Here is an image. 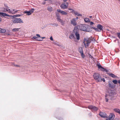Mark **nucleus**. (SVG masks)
I'll list each match as a JSON object with an SVG mask.
<instances>
[{
  "instance_id": "f257e3e1",
  "label": "nucleus",
  "mask_w": 120,
  "mask_h": 120,
  "mask_svg": "<svg viewBox=\"0 0 120 120\" xmlns=\"http://www.w3.org/2000/svg\"><path fill=\"white\" fill-rule=\"evenodd\" d=\"M93 77L98 82H100L101 81V78L100 74L98 73H94L93 75Z\"/></svg>"
},
{
  "instance_id": "f3484780",
  "label": "nucleus",
  "mask_w": 120,
  "mask_h": 120,
  "mask_svg": "<svg viewBox=\"0 0 120 120\" xmlns=\"http://www.w3.org/2000/svg\"><path fill=\"white\" fill-rule=\"evenodd\" d=\"M32 38L33 40L34 39H35L36 40L38 41H41L42 40H40L39 38H38L36 36L33 37V38Z\"/></svg>"
},
{
  "instance_id": "4be33fe9",
  "label": "nucleus",
  "mask_w": 120,
  "mask_h": 120,
  "mask_svg": "<svg viewBox=\"0 0 120 120\" xmlns=\"http://www.w3.org/2000/svg\"><path fill=\"white\" fill-rule=\"evenodd\" d=\"M5 8H6V12H8L9 13L10 12V9L8 8V7L7 6H6L5 7Z\"/></svg>"
},
{
  "instance_id": "37998d69",
  "label": "nucleus",
  "mask_w": 120,
  "mask_h": 120,
  "mask_svg": "<svg viewBox=\"0 0 120 120\" xmlns=\"http://www.w3.org/2000/svg\"><path fill=\"white\" fill-rule=\"evenodd\" d=\"M105 99H106V102H107L108 101V98H105Z\"/></svg>"
},
{
  "instance_id": "bb28decb",
  "label": "nucleus",
  "mask_w": 120,
  "mask_h": 120,
  "mask_svg": "<svg viewBox=\"0 0 120 120\" xmlns=\"http://www.w3.org/2000/svg\"><path fill=\"white\" fill-rule=\"evenodd\" d=\"M19 29L18 28H14L12 30V31L13 32L18 31V29Z\"/></svg>"
},
{
  "instance_id": "864d4df0",
  "label": "nucleus",
  "mask_w": 120,
  "mask_h": 120,
  "mask_svg": "<svg viewBox=\"0 0 120 120\" xmlns=\"http://www.w3.org/2000/svg\"><path fill=\"white\" fill-rule=\"evenodd\" d=\"M75 30H74V32H75Z\"/></svg>"
},
{
  "instance_id": "39448f33",
  "label": "nucleus",
  "mask_w": 120,
  "mask_h": 120,
  "mask_svg": "<svg viewBox=\"0 0 120 120\" xmlns=\"http://www.w3.org/2000/svg\"><path fill=\"white\" fill-rule=\"evenodd\" d=\"M68 2L63 3L61 5L60 7L61 9H66L68 8Z\"/></svg>"
},
{
  "instance_id": "5fc2aeb1",
  "label": "nucleus",
  "mask_w": 120,
  "mask_h": 120,
  "mask_svg": "<svg viewBox=\"0 0 120 120\" xmlns=\"http://www.w3.org/2000/svg\"><path fill=\"white\" fill-rule=\"evenodd\" d=\"M45 0V1H47V0Z\"/></svg>"
},
{
  "instance_id": "79ce46f5",
  "label": "nucleus",
  "mask_w": 120,
  "mask_h": 120,
  "mask_svg": "<svg viewBox=\"0 0 120 120\" xmlns=\"http://www.w3.org/2000/svg\"><path fill=\"white\" fill-rule=\"evenodd\" d=\"M36 36H37L38 37H40V35L39 34H36Z\"/></svg>"
},
{
  "instance_id": "58836bf2",
  "label": "nucleus",
  "mask_w": 120,
  "mask_h": 120,
  "mask_svg": "<svg viewBox=\"0 0 120 120\" xmlns=\"http://www.w3.org/2000/svg\"><path fill=\"white\" fill-rule=\"evenodd\" d=\"M90 25H93V24H94V23L93 22H90Z\"/></svg>"
},
{
  "instance_id": "c85d7f7f",
  "label": "nucleus",
  "mask_w": 120,
  "mask_h": 120,
  "mask_svg": "<svg viewBox=\"0 0 120 120\" xmlns=\"http://www.w3.org/2000/svg\"><path fill=\"white\" fill-rule=\"evenodd\" d=\"M115 84H116L117 83V81L116 80H113L112 81Z\"/></svg>"
},
{
  "instance_id": "4c0bfd02",
  "label": "nucleus",
  "mask_w": 120,
  "mask_h": 120,
  "mask_svg": "<svg viewBox=\"0 0 120 120\" xmlns=\"http://www.w3.org/2000/svg\"><path fill=\"white\" fill-rule=\"evenodd\" d=\"M13 64L14 65V66H16V67H20V66L19 65H15V64Z\"/></svg>"
},
{
  "instance_id": "e433bc0d",
  "label": "nucleus",
  "mask_w": 120,
  "mask_h": 120,
  "mask_svg": "<svg viewBox=\"0 0 120 120\" xmlns=\"http://www.w3.org/2000/svg\"><path fill=\"white\" fill-rule=\"evenodd\" d=\"M3 13L2 12H0V16L1 17L3 16Z\"/></svg>"
},
{
  "instance_id": "423d86ee",
  "label": "nucleus",
  "mask_w": 120,
  "mask_h": 120,
  "mask_svg": "<svg viewBox=\"0 0 120 120\" xmlns=\"http://www.w3.org/2000/svg\"><path fill=\"white\" fill-rule=\"evenodd\" d=\"M97 65L98 67V68L100 69L101 71L103 72H108L109 71L108 70L102 67L100 64H98Z\"/></svg>"
},
{
  "instance_id": "aec40b11",
  "label": "nucleus",
  "mask_w": 120,
  "mask_h": 120,
  "mask_svg": "<svg viewBox=\"0 0 120 120\" xmlns=\"http://www.w3.org/2000/svg\"><path fill=\"white\" fill-rule=\"evenodd\" d=\"M91 40L90 39H88V40L86 41V43L87 45V46H88V44H89L91 42Z\"/></svg>"
},
{
  "instance_id": "c03bdc74",
  "label": "nucleus",
  "mask_w": 120,
  "mask_h": 120,
  "mask_svg": "<svg viewBox=\"0 0 120 120\" xmlns=\"http://www.w3.org/2000/svg\"><path fill=\"white\" fill-rule=\"evenodd\" d=\"M84 45L85 46L86 48V44L84 42Z\"/></svg>"
},
{
  "instance_id": "6e6d98bb",
  "label": "nucleus",
  "mask_w": 120,
  "mask_h": 120,
  "mask_svg": "<svg viewBox=\"0 0 120 120\" xmlns=\"http://www.w3.org/2000/svg\"><path fill=\"white\" fill-rule=\"evenodd\" d=\"M45 4V3H44V4Z\"/></svg>"
},
{
  "instance_id": "f03ea898",
  "label": "nucleus",
  "mask_w": 120,
  "mask_h": 120,
  "mask_svg": "<svg viewBox=\"0 0 120 120\" xmlns=\"http://www.w3.org/2000/svg\"><path fill=\"white\" fill-rule=\"evenodd\" d=\"M88 26L86 25H81L79 26L80 29L83 31L88 32L89 31L88 28Z\"/></svg>"
},
{
  "instance_id": "9b49d317",
  "label": "nucleus",
  "mask_w": 120,
  "mask_h": 120,
  "mask_svg": "<svg viewBox=\"0 0 120 120\" xmlns=\"http://www.w3.org/2000/svg\"><path fill=\"white\" fill-rule=\"evenodd\" d=\"M57 11L59 12L62 15H66L67 14V13L60 9H58Z\"/></svg>"
},
{
  "instance_id": "9d476101",
  "label": "nucleus",
  "mask_w": 120,
  "mask_h": 120,
  "mask_svg": "<svg viewBox=\"0 0 120 120\" xmlns=\"http://www.w3.org/2000/svg\"><path fill=\"white\" fill-rule=\"evenodd\" d=\"M99 115L102 117L103 118L106 117L107 116L105 112H100L99 113Z\"/></svg>"
},
{
  "instance_id": "4468645a",
  "label": "nucleus",
  "mask_w": 120,
  "mask_h": 120,
  "mask_svg": "<svg viewBox=\"0 0 120 120\" xmlns=\"http://www.w3.org/2000/svg\"><path fill=\"white\" fill-rule=\"evenodd\" d=\"M57 20L58 21L61 23V24L62 25H63V24H64V22L62 19H60V18H57Z\"/></svg>"
},
{
  "instance_id": "a211bd4d",
  "label": "nucleus",
  "mask_w": 120,
  "mask_h": 120,
  "mask_svg": "<svg viewBox=\"0 0 120 120\" xmlns=\"http://www.w3.org/2000/svg\"><path fill=\"white\" fill-rule=\"evenodd\" d=\"M23 13L27 14V15H31V13H30L29 11H25L23 12Z\"/></svg>"
},
{
  "instance_id": "de8ad7c7",
  "label": "nucleus",
  "mask_w": 120,
  "mask_h": 120,
  "mask_svg": "<svg viewBox=\"0 0 120 120\" xmlns=\"http://www.w3.org/2000/svg\"><path fill=\"white\" fill-rule=\"evenodd\" d=\"M90 57L91 58H92V56H91V55H90Z\"/></svg>"
},
{
  "instance_id": "2f4dec72",
  "label": "nucleus",
  "mask_w": 120,
  "mask_h": 120,
  "mask_svg": "<svg viewBox=\"0 0 120 120\" xmlns=\"http://www.w3.org/2000/svg\"><path fill=\"white\" fill-rule=\"evenodd\" d=\"M51 25H53L54 26H57L58 25L56 23H53V24H51Z\"/></svg>"
},
{
  "instance_id": "f8f14e48",
  "label": "nucleus",
  "mask_w": 120,
  "mask_h": 120,
  "mask_svg": "<svg viewBox=\"0 0 120 120\" xmlns=\"http://www.w3.org/2000/svg\"><path fill=\"white\" fill-rule=\"evenodd\" d=\"M75 34L76 37L77 39V40H79L80 39V36L79 33L77 32H75Z\"/></svg>"
},
{
  "instance_id": "a878e982",
  "label": "nucleus",
  "mask_w": 120,
  "mask_h": 120,
  "mask_svg": "<svg viewBox=\"0 0 120 120\" xmlns=\"http://www.w3.org/2000/svg\"><path fill=\"white\" fill-rule=\"evenodd\" d=\"M74 14L75 15L78 16H82V15L81 14H79L78 13V12H74Z\"/></svg>"
},
{
  "instance_id": "13d9d810",
  "label": "nucleus",
  "mask_w": 120,
  "mask_h": 120,
  "mask_svg": "<svg viewBox=\"0 0 120 120\" xmlns=\"http://www.w3.org/2000/svg\"><path fill=\"white\" fill-rule=\"evenodd\" d=\"M69 10H71V9H69Z\"/></svg>"
},
{
  "instance_id": "49530a36",
  "label": "nucleus",
  "mask_w": 120,
  "mask_h": 120,
  "mask_svg": "<svg viewBox=\"0 0 120 120\" xmlns=\"http://www.w3.org/2000/svg\"><path fill=\"white\" fill-rule=\"evenodd\" d=\"M1 21H2L1 19V18L0 17V22H1Z\"/></svg>"
},
{
  "instance_id": "7ed1b4c3",
  "label": "nucleus",
  "mask_w": 120,
  "mask_h": 120,
  "mask_svg": "<svg viewBox=\"0 0 120 120\" xmlns=\"http://www.w3.org/2000/svg\"><path fill=\"white\" fill-rule=\"evenodd\" d=\"M92 28L97 31H101L102 30L103 26L100 24H98L97 26V28H95L94 27H92Z\"/></svg>"
},
{
  "instance_id": "2eb2a0df",
  "label": "nucleus",
  "mask_w": 120,
  "mask_h": 120,
  "mask_svg": "<svg viewBox=\"0 0 120 120\" xmlns=\"http://www.w3.org/2000/svg\"><path fill=\"white\" fill-rule=\"evenodd\" d=\"M108 75H109V76H111L113 78H115L116 77V76L114 74L111 73H109Z\"/></svg>"
},
{
  "instance_id": "a19ab883",
  "label": "nucleus",
  "mask_w": 120,
  "mask_h": 120,
  "mask_svg": "<svg viewBox=\"0 0 120 120\" xmlns=\"http://www.w3.org/2000/svg\"><path fill=\"white\" fill-rule=\"evenodd\" d=\"M50 40H51V41H53V38H52V36H51L50 38Z\"/></svg>"
},
{
  "instance_id": "f704fd0d",
  "label": "nucleus",
  "mask_w": 120,
  "mask_h": 120,
  "mask_svg": "<svg viewBox=\"0 0 120 120\" xmlns=\"http://www.w3.org/2000/svg\"><path fill=\"white\" fill-rule=\"evenodd\" d=\"M118 37L120 39V33H117Z\"/></svg>"
},
{
  "instance_id": "5701e85b",
  "label": "nucleus",
  "mask_w": 120,
  "mask_h": 120,
  "mask_svg": "<svg viewBox=\"0 0 120 120\" xmlns=\"http://www.w3.org/2000/svg\"><path fill=\"white\" fill-rule=\"evenodd\" d=\"M84 20L86 22H90V20L89 19L86 18L84 19Z\"/></svg>"
},
{
  "instance_id": "7c9ffc66",
  "label": "nucleus",
  "mask_w": 120,
  "mask_h": 120,
  "mask_svg": "<svg viewBox=\"0 0 120 120\" xmlns=\"http://www.w3.org/2000/svg\"><path fill=\"white\" fill-rule=\"evenodd\" d=\"M6 8H2V11H3V12H6Z\"/></svg>"
},
{
  "instance_id": "0eeeda50",
  "label": "nucleus",
  "mask_w": 120,
  "mask_h": 120,
  "mask_svg": "<svg viewBox=\"0 0 120 120\" xmlns=\"http://www.w3.org/2000/svg\"><path fill=\"white\" fill-rule=\"evenodd\" d=\"M115 117V115L113 113H110L106 119V120H113Z\"/></svg>"
},
{
  "instance_id": "09e8293b",
  "label": "nucleus",
  "mask_w": 120,
  "mask_h": 120,
  "mask_svg": "<svg viewBox=\"0 0 120 120\" xmlns=\"http://www.w3.org/2000/svg\"><path fill=\"white\" fill-rule=\"evenodd\" d=\"M89 17H90V18H92V16H90Z\"/></svg>"
},
{
  "instance_id": "c9c22d12",
  "label": "nucleus",
  "mask_w": 120,
  "mask_h": 120,
  "mask_svg": "<svg viewBox=\"0 0 120 120\" xmlns=\"http://www.w3.org/2000/svg\"><path fill=\"white\" fill-rule=\"evenodd\" d=\"M56 17H57V18H60V17L59 16V15L58 14H56Z\"/></svg>"
},
{
  "instance_id": "ea45409f",
  "label": "nucleus",
  "mask_w": 120,
  "mask_h": 120,
  "mask_svg": "<svg viewBox=\"0 0 120 120\" xmlns=\"http://www.w3.org/2000/svg\"><path fill=\"white\" fill-rule=\"evenodd\" d=\"M101 81H102L104 82L105 81V80L104 78H103L102 79H101Z\"/></svg>"
},
{
  "instance_id": "20e7f679",
  "label": "nucleus",
  "mask_w": 120,
  "mask_h": 120,
  "mask_svg": "<svg viewBox=\"0 0 120 120\" xmlns=\"http://www.w3.org/2000/svg\"><path fill=\"white\" fill-rule=\"evenodd\" d=\"M12 21L13 23H23V21L20 18H16L12 20Z\"/></svg>"
},
{
  "instance_id": "3c124183",
  "label": "nucleus",
  "mask_w": 120,
  "mask_h": 120,
  "mask_svg": "<svg viewBox=\"0 0 120 120\" xmlns=\"http://www.w3.org/2000/svg\"><path fill=\"white\" fill-rule=\"evenodd\" d=\"M106 97H107V95H106L105 96V97L106 98Z\"/></svg>"
},
{
  "instance_id": "6e6552de",
  "label": "nucleus",
  "mask_w": 120,
  "mask_h": 120,
  "mask_svg": "<svg viewBox=\"0 0 120 120\" xmlns=\"http://www.w3.org/2000/svg\"><path fill=\"white\" fill-rule=\"evenodd\" d=\"M88 108L90 109H91L92 111H96L98 109L97 108L92 105L89 106Z\"/></svg>"
},
{
  "instance_id": "8fccbe9b",
  "label": "nucleus",
  "mask_w": 120,
  "mask_h": 120,
  "mask_svg": "<svg viewBox=\"0 0 120 120\" xmlns=\"http://www.w3.org/2000/svg\"><path fill=\"white\" fill-rule=\"evenodd\" d=\"M45 38V37H42V39L44 38Z\"/></svg>"
},
{
  "instance_id": "6ab92c4d",
  "label": "nucleus",
  "mask_w": 120,
  "mask_h": 120,
  "mask_svg": "<svg viewBox=\"0 0 120 120\" xmlns=\"http://www.w3.org/2000/svg\"><path fill=\"white\" fill-rule=\"evenodd\" d=\"M79 52L81 54V55L82 57L83 58H84L85 57V56L84 55L83 53V52L82 49V51H80Z\"/></svg>"
},
{
  "instance_id": "1a4fd4ad",
  "label": "nucleus",
  "mask_w": 120,
  "mask_h": 120,
  "mask_svg": "<svg viewBox=\"0 0 120 120\" xmlns=\"http://www.w3.org/2000/svg\"><path fill=\"white\" fill-rule=\"evenodd\" d=\"M76 19L75 18L73 19L71 21V23L74 26H75L77 25V23L76 22Z\"/></svg>"
},
{
  "instance_id": "603ef678",
  "label": "nucleus",
  "mask_w": 120,
  "mask_h": 120,
  "mask_svg": "<svg viewBox=\"0 0 120 120\" xmlns=\"http://www.w3.org/2000/svg\"><path fill=\"white\" fill-rule=\"evenodd\" d=\"M76 18H77V19H78V17H77Z\"/></svg>"
},
{
  "instance_id": "393cba45",
  "label": "nucleus",
  "mask_w": 120,
  "mask_h": 120,
  "mask_svg": "<svg viewBox=\"0 0 120 120\" xmlns=\"http://www.w3.org/2000/svg\"><path fill=\"white\" fill-rule=\"evenodd\" d=\"M6 32V30L5 29H1V30H0V32L2 33H4Z\"/></svg>"
},
{
  "instance_id": "72a5a7b5",
  "label": "nucleus",
  "mask_w": 120,
  "mask_h": 120,
  "mask_svg": "<svg viewBox=\"0 0 120 120\" xmlns=\"http://www.w3.org/2000/svg\"><path fill=\"white\" fill-rule=\"evenodd\" d=\"M109 87L112 88L113 86V85L111 83H109Z\"/></svg>"
},
{
  "instance_id": "dca6fc26",
  "label": "nucleus",
  "mask_w": 120,
  "mask_h": 120,
  "mask_svg": "<svg viewBox=\"0 0 120 120\" xmlns=\"http://www.w3.org/2000/svg\"><path fill=\"white\" fill-rule=\"evenodd\" d=\"M114 110L116 112L120 114V110L118 109H115Z\"/></svg>"
},
{
  "instance_id": "b1692460",
  "label": "nucleus",
  "mask_w": 120,
  "mask_h": 120,
  "mask_svg": "<svg viewBox=\"0 0 120 120\" xmlns=\"http://www.w3.org/2000/svg\"><path fill=\"white\" fill-rule=\"evenodd\" d=\"M5 16H8V17H10L11 16H11V15H8L5 13H3V16L5 17Z\"/></svg>"
},
{
  "instance_id": "4d7b16f0",
  "label": "nucleus",
  "mask_w": 120,
  "mask_h": 120,
  "mask_svg": "<svg viewBox=\"0 0 120 120\" xmlns=\"http://www.w3.org/2000/svg\"><path fill=\"white\" fill-rule=\"evenodd\" d=\"M45 4V3H44V4Z\"/></svg>"
},
{
  "instance_id": "ddd939ff",
  "label": "nucleus",
  "mask_w": 120,
  "mask_h": 120,
  "mask_svg": "<svg viewBox=\"0 0 120 120\" xmlns=\"http://www.w3.org/2000/svg\"><path fill=\"white\" fill-rule=\"evenodd\" d=\"M18 11V10L15 11V10L14 9H12V10H10V12H9V13L15 14L17 13Z\"/></svg>"
},
{
  "instance_id": "c756f323",
  "label": "nucleus",
  "mask_w": 120,
  "mask_h": 120,
  "mask_svg": "<svg viewBox=\"0 0 120 120\" xmlns=\"http://www.w3.org/2000/svg\"><path fill=\"white\" fill-rule=\"evenodd\" d=\"M22 15H17L12 16L13 17H17L21 16Z\"/></svg>"
},
{
  "instance_id": "412c9836",
  "label": "nucleus",
  "mask_w": 120,
  "mask_h": 120,
  "mask_svg": "<svg viewBox=\"0 0 120 120\" xmlns=\"http://www.w3.org/2000/svg\"><path fill=\"white\" fill-rule=\"evenodd\" d=\"M47 10L50 12H51L52 10V8L51 6H49L47 8Z\"/></svg>"
},
{
  "instance_id": "a18cd8bd",
  "label": "nucleus",
  "mask_w": 120,
  "mask_h": 120,
  "mask_svg": "<svg viewBox=\"0 0 120 120\" xmlns=\"http://www.w3.org/2000/svg\"><path fill=\"white\" fill-rule=\"evenodd\" d=\"M64 2H66L67 0H63Z\"/></svg>"
},
{
  "instance_id": "cd10ccee",
  "label": "nucleus",
  "mask_w": 120,
  "mask_h": 120,
  "mask_svg": "<svg viewBox=\"0 0 120 120\" xmlns=\"http://www.w3.org/2000/svg\"><path fill=\"white\" fill-rule=\"evenodd\" d=\"M34 8H32V9H31L29 11L30 12V13H31V14H32V13H33L34 12Z\"/></svg>"
},
{
  "instance_id": "473e14b6",
  "label": "nucleus",
  "mask_w": 120,
  "mask_h": 120,
  "mask_svg": "<svg viewBox=\"0 0 120 120\" xmlns=\"http://www.w3.org/2000/svg\"><path fill=\"white\" fill-rule=\"evenodd\" d=\"M74 37V36L73 34H71L69 36V38L71 39H72Z\"/></svg>"
}]
</instances>
